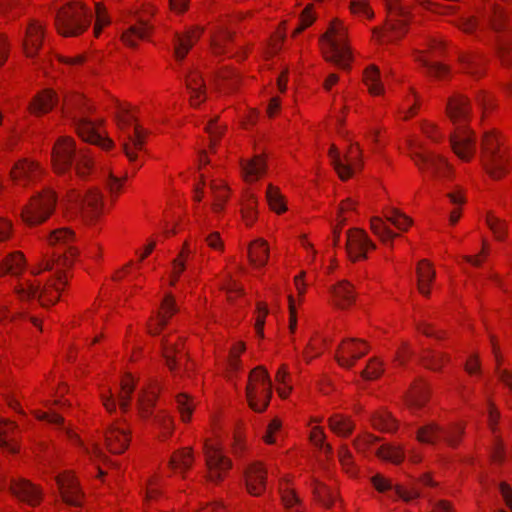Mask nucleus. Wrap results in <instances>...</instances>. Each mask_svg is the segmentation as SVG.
I'll return each mask as SVG.
<instances>
[{
    "label": "nucleus",
    "instance_id": "4d7b16f0",
    "mask_svg": "<svg viewBox=\"0 0 512 512\" xmlns=\"http://www.w3.org/2000/svg\"><path fill=\"white\" fill-rule=\"evenodd\" d=\"M14 426L15 425L13 423L0 424V447L7 449L11 453H16L18 451L17 446L8 439V435Z\"/></svg>",
    "mask_w": 512,
    "mask_h": 512
},
{
    "label": "nucleus",
    "instance_id": "ea45409f",
    "mask_svg": "<svg viewBox=\"0 0 512 512\" xmlns=\"http://www.w3.org/2000/svg\"><path fill=\"white\" fill-rule=\"evenodd\" d=\"M379 458L387 460L393 463H399L402 461L404 454L400 447L383 445L376 448L373 451Z\"/></svg>",
    "mask_w": 512,
    "mask_h": 512
},
{
    "label": "nucleus",
    "instance_id": "5fc2aeb1",
    "mask_svg": "<svg viewBox=\"0 0 512 512\" xmlns=\"http://www.w3.org/2000/svg\"><path fill=\"white\" fill-rule=\"evenodd\" d=\"M162 346L166 364L171 371H174L177 366L176 355L179 354L181 356V350L168 340H163Z\"/></svg>",
    "mask_w": 512,
    "mask_h": 512
},
{
    "label": "nucleus",
    "instance_id": "bf43d9fd",
    "mask_svg": "<svg viewBox=\"0 0 512 512\" xmlns=\"http://www.w3.org/2000/svg\"><path fill=\"white\" fill-rule=\"evenodd\" d=\"M382 362L377 358L369 360L367 367L362 371L361 376L363 379L372 380L380 377L383 373Z\"/></svg>",
    "mask_w": 512,
    "mask_h": 512
},
{
    "label": "nucleus",
    "instance_id": "39448f33",
    "mask_svg": "<svg viewBox=\"0 0 512 512\" xmlns=\"http://www.w3.org/2000/svg\"><path fill=\"white\" fill-rule=\"evenodd\" d=\"M93 15L80 3H69L60 8L55 16L57 30L64 36L82 33L91 22Z\"/></svg>",
    "mask_w": 512,
    "mask_h": 512
},
{
    "label": "nucleus",
    "instance_id": "f257e3e1",
    "mask_svg": "<svg viewBox=\"0 0 512 512\" xmlns=\"http://www.w3.org/2000/svg\"><path fill=\"white\" fill-rule=\"evenodd\" d=\"M75 240L74 232L68 228L53 230L48 236L47 241L52 246H63L66 251L63 256L55 260H44L41 264L42 270H53L56 266L55 277L49 280L45 285L29 283L27 287L17 290L22 298H38L43 306L54 304L59 299V294L67 283L66 275L62 273V266H69L76 257L78 251L72 245Z\"/></svg>",
    "mask_w": 512,
    "mask_h": 512
},
{
    "label": "nucleus",
    "instance_id": "de8ad7c7",
    "mask_svg": "<svg viewBox=\"0 0 512 512\" xmlns=\"http://www.w3.org/2000/svg\"><path fill=\"white\" fill-rule=\"evenodd\" d=\"M365 84L368 86L370 93L380 94L383 91L382 84L379 80V70L376 66L366 69L364 74Z\"/></svg>",
    "mask_w": 512,
    "mask_h": 512
},
{
    "label": "nucleus",
    "instance_id": "13d9d810",
    "mask_svg": "<svg viewBox=\"0 0 512 512\" xmlns=\"http://www.w3.org/2000/svg\"><path fill=\"white\" fill-rule=\"evenodd\" d=\"M176 402L182 420L188 421L194 408L192 400L189 398L188 395L181 393L177 396Z\"/></svg>",
    "mask_w": 512,
    "mask_h": 512
},
{
    "label": "nucleus",
    "instance_id": "49530a36",
    "mask_svg": "<svg viewBox=\"0 0 512 512\" xmlns=\"http://www.w3.org/2000/svg\"><path fill=\"white\" fill-rule=\"evenodd\" d=\"M329 156L339 177L342 180L348 179L351 176V168L342 161L340 154L334 145L330 148Z\"/></svg>",
    "mask_w": 512,
    "mask_h": 512
},
{
    "label": "nucleus",
    "instance_id": "f03ea898",
    "mask_svg": "<svg viewBox=\"0 0 512 512\" xmlns=\"http://www.w3.org/2000/svg\"><path fill=\"white\" fill-rule=\"evenodd\" d=\"M446 110L455 125V130L450 135L451 148L460 159L468 161L476 149L473 134L466 128L470 117L468 100L461 94H455L449 98Z\"/></svg>",
    "mask_w": 512,
    "mask_h": 512
},
{
    "label": "nucleus",
    "instance_id": "cd10ccee",
    "mask_svg": "<svg viewBox=\"0 0 512 512\" xmlns=\"http://www.w3.org/2000/svg\"><path fill=\"white\" fill-rule=\"evenodd\" d=\"M57 103L56 94L51 90H45L34 98L29 109L33 114L40 115L50 111Z\"/></svg>",
    "mask_w": 512,
    "mask_h": 512
},
{
    "label": "nucleus",
    "instance_id": "a19ab883",
    "mask_svg": "<svg viewBox=\"0 0 512 512\" xmlns=\"http://www.w3.org/2000/svg\"><path fill=\"white\" fill-rule=\"evenodd\" d=\"M210 188L214 197L212 208L215 212H219L223 209L224 203L228 198V189L226 186L216 181L210 183Z\"/></svg>",
    "mask_w": 512,
    "mask_h": 512
},
{
    "label": "nucleus",
    "instance_id": "0eeeda50",
    "mask_svg": "<svg viewBox=\"0 0 512 512\" xmlns=\"http://www.w3.org/2000/svg\"><path fill=\"white\" fill-rule=\"evenodd\" d=\"M56 202L57 196L51 190H44L37 194L32 197L28 205L22 208L23 221L30 226L43 223L54 211Z\"/></svg>",
    "mask_w": 512,
    "mask_h": 512
},
{
    "label": "nucleus",
    "instance_id": "052dcab7",
    "mask_svg": "<svg viewBox=\"0 0 512 512\" xmlns=\"http://www.w3.org/2000/svg\"><path fill=\"white\" fill-rule=\"evenodd\" d=\"M459 61L463 67V70L471 75H478L480 74L479 71V63L476 59V57L472 55H465L461 54L459 56Z\"/></svg>",
    "mask_w": 512,
    "mask_h": 512
},
{
    "label": "nucleus",
    "instance_id": "c03bdc74",
    "mask_svg": "<svg viewBox=\"0 0 512 512\" xmlns=\"http://www.w3.org/2000/svg\"><path fill=\"white\" fill-rule=\"evenodd\" d=\"M266 198L269 206L275 212L282 213L286 211L287 208L284 203L283 196L281 195L277 187L269 185L266 192Z\"/></svg>",
    "mask_w": 512,
    "mask_h": 512
},
{
    "label": "nucleus",
    "instance_id": "864d4df0",
    "mask_svg": "<svg viewBox=\"0 0 512 512\" xmlns=\"http://www.w3.org/2000/svg\"><path fill=\"white\" fill-rule=\"evenodd\" d=\"M232 39V33L227 29H222L211 40L214 53L220 54L225 52L228 42Z\"/></svg>",
    "mask_w": 512,
    "mask_h": 512
},
{
    "label": "nucleus",
    "instance_id": "09e8293b",
    "mask_svg": "<svg viewBox=\"0 0 512 512\" xmlns=\"http://www.w3.org/2000/svg\"><path fill=\"white\" fill-rule=\"evenodd\" d=\"M313 493L316 499L325 507H329L336 498V494L320 482L314 483Z\"/></svg>",
    "mask_w": 512,
    "mask_h": 512
},
{
    "label": "nucleus",
    "instance_id": "0e129e2a",
    "mask_svg": "<svg viewBox=\"0 0 512 512\" xmlns=\"http://www.w3.org/2000/svg\"><path fill=\"white\" fill-rule=\"evenodd\" d=\"M346 165H349L351 170L353 166H356L361 161V149L358 143H352L351 147L348 151V154L345 157Z\"/></svg>",
    "mask_w": 512,
    "mask_h": 512
},
{
    "label": "nucleus",
    "instance_id": "9d476101",
    "mask_svg": "<svg viewBox=\"0 0 512 512\" xmlns=\"http://www.w3.org/2000/svg\"><path fill=\"white\" fill-rule=\"evenodd\" d=\"M411 158L420 171L428 173L434 179H444L450 175L451 168L446 160L421 146L412 148Z\"/></svg>",
    "mask_w": 512,
    "mask_h": 512
},
{
    "label": "nucleus",
    "instance_id": "79ce46f5",
    "mask_svg": "<svg viewBox=\"0 0 512 512\" xmlns=\"http://www.w3.org/2000/svg\"><path fill=\"white\" fill-rule=\"evenodd\" d=\"M156 397L154 392H144L139 395L137 406L142 418H148L152 415V408L155 405Z\"/></svg>",
    "mask_w": 512,
    "mask_h": 512
},
{
    "label": "nucleus",
    "instance_id": "4c0bfd02",
    "mask_svg": "<svg viewBox=\"0 0 512 512\" xmlns=\"http://www.w3.org/2000/svg\"><path fill=\"white\" fill-rule=\"evenodd\" d=\"M193 454L191 449L184 448L173 454L169 464L173 469L187 470L192 466Z\"/></svg>",
    "mask_w": 512,
    "mask_h": 512
},
{
    "label": "nucleus",
    "instance_id": "dca6fc26",
    "mask_svg": "<svg viewBox=\"0 0 512 512\" xmlns=\"http://www.w3.org/2000/svg\"><path fill=\"white\" fill-rule=\"evenodd\" d=\"M77 131L84 141L98 145L103 149H108L113 144L111 139L103 136L94 122L82 115L78 119Z\"/></svg>",
    "mask_w": 512,
    "mask_h": 512
},
{
    "label": "nucleus",
    "instance_id": "f704fd0d",
    "mask_svg": "<svg viewBox=\"0 0 512 512\" xmlns=\"http://www.w3.org/2000/svg\"><path fill=\"white\" fill-rule=\"evenodd\" d=\"M329 427L338 436L347 437L352 433L354 424L349 418L336 414L329 418Z\"/></svg>",
    "mask_w": 512,
    "mask_h": 512
},
{
    "label": "nucleus",
    "instance_id": "9b49d317",
    "mask_svg": "<svg viewBox=\"0 0 512 512\" xmlns=\"http://www.w3.org/2000/svg\"><path fill=\"white\" fill-rule=\"evenodd\" d=\"M463 434L464 426L459 424L443 428L436 423H428L418 429L417 439L419 442L427 444H436L443 439L449 446L455 447Z\"/></svg>",
    "mask_w": 512,
    "mask_h": 512
},
{
    "label": "nucleus",
    "instance_id": "6e6552de",
    "mask_svg": "<svg viewBox=\"0 0 512 512\" xmlns=\"http://www.w3.org/2000/svg\"><path fill=\"white\" fill-rule=\"evenodd\" d=\"M482 163L493 178H500L506 171V157L493 131L486 132L482 139Z\"/></svg>",
    "mask_w": 512,
    "mask_h": 512
},
{
    "label": "nucleus",
    "instance_id": "774afa93",
    "mask_svg": "<svg viewBox=\"0 0 512 512\" xmlns=\"http://www.w3.org/2000/svg\"><path fill=\"white\" fill-rule=\"evenodd\" d=\"M282 501L287 508L288 512H299L294 509V505L298 503V498L292 490L286 489L282 491Z\"/></svg>",
    "mask_w": 512,
    "mask_h": 512
},
{
    "label": "nucleus",
    "instance_id": "e2e57ef3",
    "mask_svg": "<svg viewBox=\"0 0 512 512\" xmlns=\"http://www.w3.org/2000/svg\"><path fill=\"white\" fill-rule=\"evenodd\" d=\"M350 8L354 14L363 15L368 18H372L374 16L367 0H352Z\"/></svg>",
    "mask_w": 512,
    "mask_h": 512
},
{
    "label": "nucleus",
    "instance_id": "c9c22d12",
    "mask_svg": "<svg viewBox=\"0 0 512 512\" xmlns=\"http://www.w3.org/2000/svg\"><path fill=\"white\" fill-rule=\"evenodd\" d=\"M177 311L174 298L171 295L166 296L162 304V312L158 315V320L155 328H151L152 334H157L159 330L164 327L169 319Z\"/></svg>",
    "mask_w": 512,
    "mask_h": 512
},
{
    "label": "nucleus",
    "instance_id": "e433bc0d",
    "mask_svg": "<svg viewBox=\"0 0 512 512\" xmlns=\"http://www.w3.org/2000/svg\"><path fill=\"white\" fill-rule=\"evenodd\" d=\"M134 389L135 384L130 376H127L121 381L120 391L118 393L117 399L120 409L123 412H127L129 410L130 400Z\"/></svg>",
    "mask_w": 512,
    "mask_h": 512
},
{
    "label": "nucleus",
    "instance_id": "c85d7f7f",
    "mask_svg": "<svg viewBox=\"0 0 512 512\" xmlns=\"http://www.w3.org/2000/svg\"><path fill=\"white\" fill-rule=\"evenodd\" d=\"M186 86L191 94V105L197 106L205 100V95L203 92L204 83L199 74L192 73L189 76H187Z\"/></svg>",
    "mask_w": 512,
    "mask_h": 512
},
{
    "label": "nucleus",
    "instance_id": "6ab92c4d",
    "mask_svg": "<svg viewBox=\"0 0 512 512\" xmlns=\"http://www.w3.org/2000/svg\"><path fill=\"white\" fill-rule=\"evenodd\" d=\"M248 492L258 496L265 490L266 471L260 462L250 463L245 471Z\"/></svg>",
    "mask_w": 512,
    "mask_h": 512
},
{
    "label": "nucleus",
    "instance_id": "ddd939ff",
    "mask_svg": "<svg viewBox=\"0 0 512 512\" xmlns=\"http://www.w3.org/2000/svg\"><path fill=\"white\" fill-rule=\"evenodd\" d=\"M205 457L208 471V480L213 483L221 481L231 468V461L222 452L221 448L213 443H205Z\"/></svg>",
    "mask_w": 512,
    "mask_h": 512
},
{
    "label": "nucleus",
    "instance_id": "69168bd1",
    "mask_svg": "<svg viewBox=\"0 0 512 512\" xmlns=\"http://www.w3.org/2000/svg\"><path fill=\"white\" fill-rule=\"evenodd\" d=\"M425 8L440 13V14H449L454 11V6L451 5H444L441 2L433 1V0H426L422 3Z\"/></svg>",
    "mask_w": 512,
    "mask_h": 512
},
{
    "label": "nucleus",
    "instance_id": "3c124183",
    "mask_svg": "<svg viewBox=\"0 0 512 512\" xmlns=\"http://www.w3.org/2000/svg\"><path fill=\"white\" fill-rule=\"evenodd\" d=\"M371 229L385 243L391 242V240L397 236V234H395L385 225L382 219L377 217L371 220Z\"/></svg>",
    "mask_w": 512,
    "mask_h": 512
},
{
    "label": "nucleus",
    "instance_id": "2f4dec72",
    "mask_svg": "<svg viewBox=\"0 0 512 512\" xmlns=\"http://www.w3.org/2000/svg\"><path fill=\"white\" fill-rule=\"evenodd\" d=\"M151 30L148 23L141 21L137 25L130 26L129 29L123 33L122 40L128 46L135 47L136 41L145 39Z\"/></svg>",
    "mask_w": 512,
    "mask_h": 512
},
{
    "label": "nucleus",
    "instance_id": "a18cd8bd",
    "mask_svg": "<svg viewBox=\"0 0 512 512\" xmlns=\"http://www.w3.org/2000/svg\"><path fill=\"white\" fill-rule=\"evenodd\" d=\"M266 198L269 206L275 212L282 213L286 211L287 208L284 203L283 196L281 195L277 187L269 185L266 192Z\"/></svg>",
    "mask_w": 512,
    "mask_h": 512
},
{
    "label": "nucleus",
    "instance_id": "6e6d98bb",
    "mask_svg": "<svg viewBox=\"0 0 512 512\" xmlns=\"http://www.w3.org/2000/svg\"><path fill=\"white\" fill-rule=\"evenodd\" d=\"M417 61H419L427 69L429 75L435 78L442 79L448 73V67L441 63L430 62L422 56L417 58Z\"/></svg>",
    "mask_w": 512,
    "mask_h": 512
},
{
    "label": "nucleus",
    "instance_id": "37998d69",
    "mask_svg": "<svg viewBox=\"0 0 512 512\" xmlns=\"http://www.w3.org/2000/svg\"><path fill=\"white\" fill-rule=\"evenodd\" d=\"M372 422L374 427L381 431L393 432L397 428L396 421L389 413L384 411L376 413L372 418Z\"/></svg>",
    "mask_w": 512,
    "mask_h": 512
},
{
    "label": "nucleus",
    "instance_id": "b1692460",
    "mask_svg": "<svg viewBox=\"0 0 512 512\" xmlns=\"http://www.w3.org/2000/svg\"><path fill=\"white\" fill-rule=\"evenodd\" d=\"M386 3V8L388 12L395 13L400 19L397 20L395 23L391 24V33L388 36L389 40L392 41L401 35L405 33L404 27H405V20L404 18L407 15V10L398 4L399 0H384Z\"/></svg>",
    "mask_w": 512,
    "mask_h": 512
},
{
    "label": "nucleus",
    "instance_id": "72a5a7b5",
    "mask_svg": "<svg viewBox=\"0 0 512 512\" xmlns=\"http://www.w3.org/2000/svg\"><path fill=\"white\" fill-rule=\"evenodd\" d=\"M24 258L19 252L8 255L0 264V275L10 273L12 275H18L24 268Z\"/></svg>",
    "mask_w": 512,
    "mask_h": 512
},
{
    "label": "nucleus",
    "instance_id": "c756f323",
    "mask_svg": "<svg viewBox=\"0 0 512 512\" xmlns=\"http://www.w3.org/2000/svg\"><path fill=\"white\" fill-rule=\"evenodd\" d=\"M268 257L269 248L264 240L258 239L250 245L249 258L255 267H263L267 263Z\"/></svg>",
    "mask_w": 512,
    "mask_h": 512
},
{
    "label": "nucleus",
    "instance_id": "a211bd4d",
    "mask_svg": "<svg viewBox=\"0 0 512 512\" xmlns=\"http://www.w3.org/2000/svg\"><path fill=\"white\" fill-rule=\"evenodd\" d=\"M56 480L63 501L71 506H80L82 502V494L74 476L70 473H64L58 475Z\"/></svg>",
    "mask_w": 512,
    "mask_h": 512
},
{
    "label": "nucleus",
    "instance_id": "f3484780",
    "mask_svg": "<svg viewBox=\"0 0 512 512\" xmlns=\"http://www.w3.org/2000/svg\"><path fill=\"white\" fill-rule=\"evenodd\" d=\"M105 441L110 452L120 454L129 445V431L120 422L112 423L105 432Z\"/></svg>",
    "mask_w": 512,
    "mask_h": 512
},
{
    "label": "nucleus",
    "instance_id": "a878e982",
    "mask_svg": "<svg viewBox=\"0 0 512 512\" xmlns=\"http://www.w3.org/2000/svg\"><path fill=\"white\" fill-rule=\"evenodd\" d=\"M331 292L334 296V303L339 308L344 309L354 302V288L346 280L340 281L332 288Z\"/></svg>",
    "mask_w": 512,
    "mask_h": 512
},
{
    "label": "nucleus",
    "instance_id": "393cba45",
    "mask_svg": "<svg viewBox=\"0 0 512 512\" xmlns=\"http://www.w3.org/2000/svg\"><path fill=\"white\" fill-rule=\"evenodd\" d=\"M482 18L483 22L495 33H500L502 30L506 29L504 12L502 8L495 3H490L488 7L485 8Z\"/></svg>",
    "mask_w": 512,
    "mask_h": 512
},
{
    "label": "nucleus",
    "instance_id": "2eb2a0df",
    "mask_svg": "<svg viewBox=\"0 0 512 512\" xmlns=\"http://www.w3.org/2000/svg\"><path fill=\"white\" fill-rule=\"evenodd\" d=\"M374 248L375 245L363 231L354 229L348 232L346 250L353 261L366 258V250Z\"/></svg>",
    "mask_w": 512,
    "mask_h": 512
},
{
    "label": "nucleus",
    "instance_id": "5701e85b",
    "mask_svg": "<svg viewBox=\"0 0 512 512\" xmlns=\"http://www.w3.org/2000/svg\"><path fill=\"white\" fill-rule=\"evenodd\" d=\"M42 38V25L35 20L31 21L26 29L23 41V48L28 57H33L37 53L41 47Z\"/></svg>",
    "mask_w": 512,
    "mask_h": 512
},
{
    "label": "nucleus",
    "instance_id": "680f3d73",
    "mask_svg": "<svg viewBox=\"0 0 512 512\" xmlns=\"http://www.w3.org/2000/svg\"><path fill=\"white\" fill-rule=\"evenodd\" d=\"M486 221H487L488 226L494 233L495 237L497 239H502L504 237L505 231H506L505 223L502 220H500L499 218H497L491 214H489L487 216Z\"/></svg>",
    "mask_w": 512,
    "mask_h": 512
},
{
    "label": "nucleus",
    "instance_id": "603ef678",
    "mask_svg": "<svg viewBox=\"0 0 512 512\" xmlns=\"http://www.w3.org/2000/svg\"><path fill=\"white\" fill-rule=\"evenodd\" d=\"M386 219L391 222L397 229L403 231H406L412 224V220L397 209H391L386 214Z\"/></svg>",
    "mask_w": 512,
    "mask_h": 512
},
{
    "label": "nucleus",
    "instance_id": "7c9ffc66",
    "mask_svg": "<svg viewBox=\"0 0 512 512\" xmlns=\"http://www.w3.org/2000/svg\"><path fill=\"white\" fill-rule=\"evenodd\" d=\"M418 290L421 294L429 295V285L435 277V271L426 260H422L417 266Z\"/></svg>",
    "mask_w": 512,
    "mask_h": 512
},
{
    "label": "nucleus",
    "instance_id": "7ed1b4c3",
    "mask_svg": "<svg viewBox=\"0 0 512 512\" xmlns=\"http://www.w3.org/2000/svg\"><path fill=\"white\" fill-rule=\"evenodd\" d=\"M91 158L84 149H76L74 141L61 137L53 147L52 164L57 173H64L72 166L84 176L91 167Z\"/></svg>",
    "mask_w": 512,
    "mask_h": 512
},
{
    "label": "nucleus",
    "instance_id": "4be33fe9",
    "mask_svg": "<svg viewBox=\"0 0 512 512\" xmlns=\"http://www.w3.org/2000/svg\"><path fill=\"white\" fill-rule=\"evenodd\" d=\"M372 482L374 487L380 491H390L396 497L402 498L404 501H410L420 495L419 490L416 487H412L410 489L404 488L400 485H393L390 480L384 478L383 476L377 474L372 478Z\"/></svg>",
    "mask_w": 512,
    "mask_h": 512
},
{
    "label": "nucleus",
    "instance_id": "473e14b6",
    "mask_svg": "<svg viewBox=\"0 0 512 512\" xmlns=\"http://www.w3.org/2000/svg\"><path fill=\"white\" fill-rule=\"evenodd\" d=\"M265 162L261 156H255L242 164V172L246 181H255L265 172Z\"/></svg>",
    "mask_w": 512,
    "mask_h": 512
},
{
    "label": "nucleus",
    "instance_id": "bb28decb",
    "mask_svg": "<svg viewBox=\"0 0 512 512\" xmlns=\"http://www.w3.org/2000/svg\"><path fill=\"white\" fill-rule=\"evenodd\" d=\"M127 140L123 143V151L130 162H134L137 159L135 151L141 150L145 143V133L139 126H135L133 134L127 135Z\"/></svg>",
    "mask_w": 512,
    "mask_h": 512
},
{
    "label": "nucleus",
    "instance_id": "338daca9",
    "mask_svg": "<svg viewBox=\"0 0 512 512\" xmlns=\"http://www.w3.org/2000/svg\"><path fill=\"white\" fill-rule=\"evenodd\" d=\"M109 23V19L105 14V9L100 4L96 5V23L94 26L95 36H99L101 29L104 25Z\"/></svg>",
    "mask_w": 512,
    "mask_h": 512
},
{
    "label": "nucleus",
    "instance_id": "423d86ee",
    "mask_svg": "<svg viewBox=\"0 0 512 512\" xmlns=\"http://www.w3.org/2000/svg\"><path fill=\"white\" fill-rule=\"evenodd\" d=\"M272 395L271 380L262 367L255 368L249 375L246 397L251 409L263 412L269 405Z\"/></svg>",
    "mask_w": 512,
    "mask_h": 512
},
{
    "label": "nucleus",
    "instance_id": "58836bf2",
    "mask_svg": "<svg viewBox=\"0 0 512 512\" xmlns=\"http://www.w3.org/2000/svg\"><path fill=\"white\" fill-rule=\"evenodd\" d=\"M428 388L420 382L415 384L409 392L408 403L412 408H420L427 399Z\"/></svg>",
    "mask_w": 512,
    "mask_h": 512
},
{
    "label": "nucleus",
    "instance_id": "20e7f679",
    "mask_svg": "<svg viewBox=\"0 0 512 512\" xmlns=\"http://www.w3.org/2000/svg\"><path fill=\"white\" fill-rule=\"evenodd\" d=\"M346 28L338 19L331 21L327 32L321 37L322 49L327 61L340 68H349L351 54L346 44Z\"/></svg>",
    "mask_w": 512,
    "mask_h": 512
},
{
    "label": "nucleus",
    "instance_id": "8fccbe9b",
    "mask_svg": "<svg viewBox=\"0 0 512 512\" xmlns=\"http://www.w3.org/2000/svg\"><path fill=\"white\" fill-rule=\"evenodd\" d=\"M40 419L42 420H46L48 421L49 423L51 424H54L56 426H59L61 428H63L65 431H66V434L67 436L71 439V440H75L78 444L82 445V442L81 440L79 439V437L72 431L70 430L69 428H67L65 425H64V420L63 418L57 414L56 412H52V413H42L41 415L38 416Z\"/></svg>",
    "mask_w": 512,
    "mask_h": 512
},
{
    "label": "nucleus",
    "instance_id": "f8f14e48",
    "mask_svg": "<svg viewBox=\"0 0 512 512\" xmlns=\"http://www.w3.org/2000/svg\"><path fill=\"white\" fill-rule=\"evenodd\" d=\"M11 492L18 500L27 503L30 506H36L42 499L41 490L24 478H1L0 490L6 489Z\"/></svg>",
    "mask_w": 512,
    "mask_h": 512
},
{
    "label": "nucleus",
    "instance_id": "1a4fd4ad",
    "mask_svg": "<svg viewBox=\"0 0 512 512\" xmlns=\"http://www.w3.org/2000/svg\"><path fill=\"white\" fill-rule=\"evenodd\" d=\"M61 204L68 212L96 216L101 212L103 202L101 194L91 189L84 194L70 190Z\"/></svg>",
    "mask_w": 512,
    "mask_h": 512
},
{
    "label": "nucleus",
    "instance_id": "aec40b11",
    "mask_svg": "<svg viewBox=\"0 0 512 512\" xmlns=\"http://www.w3.org/2000/svg\"><path fill=\"white\" fill-rule=\"evenodd\" d=\"M203 28L194 27L187 30L184 34H174V56L182 61L193 44L199 39Z\"/></svg>",
    "mask_w": 512,
    "mask_h": 512
},
{
    "label": "nucleus",
    "instance_id": "412c9836",
    "mask_svg": "<svg viewBox=\"0 0 512 512\" xmlns=\"http://www.w3.org/2000/svg\"><path fill=\"white\" fill-rule=\"evenodd\" d=\"M42 173V169L38 164L28 160L19 161L11 171L12 179L19 183L26 185L30 182L36 181Z\"/></svg>",
    "mask_w": 512,
    "mask_h": 512
},
{
    "label": "nucleus",
    "instance_id": "4468645a",
    "mask_svg": "<svg viewBox=\"0 0 512 512\" xmlns=\"http://www.w3.org/2000/svg\"><path fill=\"white\" fill-rule=\"evenodd\" d=\"M368 352V345L361 339L349 338L339 346L336 360L344 368H351L357 359Z\"/></svg>",
    "mask_w": 512,
    "mask_h": 512
}]
</instances>
